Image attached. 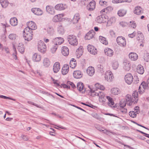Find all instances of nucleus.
<instances>
[{"label": "nucleus", "mask_w": 149, "mask_h": 149, "mask_svg": "<svg viewBox=\"0 0 149 149\" xmlns=\"http://www.w3.org/2000/svg\"><path fill=\"white\" fill-rule=\"evenodd\" d=\"M99 97V100L100 102L104 104L106 102V99L104 97V93L102 92V91L100 92Z\"/></svg>", "instance_id": "nucleus-24"}, {"label": "nucleus", "mask_w": 149, "mask_h": 149, "mask_svg": "<svg viewBox=\"0 0 149 149\" xmlns=\"http://www.w3.org/2000/svg\"><path fill=\"white\" fill-rule=\"evenodd\" d=\"M95 2L93 1H91L88 5L87 8L90 11H93L95 8Z\"/></svg>", "instance_id": "nucleus-19"}, {"label": "nucleus", "mask_w": 149, "mask_h": 149, "mask_svg": "<svg viewBox=\"0 0 149 149\" xmlns=\"http://www.w3.org/2000/svg\"><path fill=\"white\" fill-rule=\"evenodd\" d=\"M118 45L121 47H124L126 45V41L125 38L122 36H118L116 39Z\"/></svg>", "instance_id": "nucleus-6"}, {"label": "nucleus", "mask_w": 149, "mask_h": 149, "mask_svg": "<svg viewBox=\"0 0 149 149\" xmlns=\"http://www.w3.org/2000/svg\"><path fill=\"white\" fill-rule=\"evenodd\" d=\"M95 87L101 90H104L105 89L104 86L101 85L99 83H97L95 84Z\"/></svg>", "instance_id": "nucleus-48"}, {"label": "nucleus", "mask_w": 149, "mask_h": 149, "mask_svg": "<svg viewBox=\"0 0 149 149\" xmlns=\"http://www.w3.org/2000/svg\"><path fill=\"white\" fill-rule=\"evenodd\" d=\"M136 71L139 74H143L144 71L143 67L141 65H138L137 67Z\"/></svg>", "instance_id": "nucleus-32"}, {"label": "nucleus", "mask_w": 149, "mask_h": 149, "mask_svg": "<svg viewBox=\"0 0 149 149\" xmlns=\"http://www.w3.org/2000/svg\"><path fill=\"white\" fill-rule=\"evenodd\" d=\"M133 76L131 74H128L125 76V80L127 84H131L133 81Z\"/></svg>", "instance_id": "nucleus-12"}, {"label": "nucleus", "mask_w": 149, "mask_h": 149, "mask_svg": "<svg viewBox=\"0 0 149 149\" xmlns=\"http://www.w3.org/2000/svg\"><path fill=\"white\" fill-rule=\"evenodd\" d=\"M13 49L14 52V53H13V56L14 58L16 60L17 59V57L16 56L17 54L16 49L14 46H13Z\"/></svg>", "instance_id": "nucleus-54"}, {"label": "nucleus", "mask_w": 149, "mask_h": 149, "mask_svg": "<svg viewBox=\"0 0 149 149\" xmlns=\"http://www.w3.org/2000/svg\"><path fill=\"white\" fill-rule=\"evenodd\" d=\"M116 21V18L114 17H112L108 20L107 24V26H109L112 24L114 23Z\"/></svg>", "instance_id": "nucleus-34"}, {"label": "nucleus", "mask_w": 149, "mask_h": 149, "mask_svg": "<svg viewBox=\"0 0 149 149\" xmlns=\"http://www.w3.org/2000/svg\"><path fill=\"white\" fill-rule=\"evenodd\" d=\"M80 19V15L79 13L75 14L73 18L72 21L74 23H77Z\"/></svg>", "instance_id": "nucleus-35"}, {"label": "nucleus", "mask_w": 149, "mask_h": 149, "mask_svg": "<svg viewBox=\"0 0 149 149\" xmlns=\"http://www.w3.org/2000/svg\"><path fill=\"white\" fill-rule=\"evenodd\" d=\"M106 98L108 101V102H107L108 105L112 107H114V102L113 99L111 97L108 96H107Z\"/></svg>", "instance_id": "nucleus-26"}, {"label": "nucleus", "mask_w": 149, "mask_h": 149, "mask_svg": "<svg viewBox=\"0 0 149 149\" xmlns=\"http://www.w3.org/2000/svg\"><path fill=\"white\" fill-rule=\"evenodd\" d=\"M32 12L35 15H40L43 13L42 11L39 8H32L31 9Z\"/></svg>", "instance_id": "nucleus-18"}, {"label": "nucleus", "mask_w": 149, "mask_h": 149, "mask_svg": "<svg viewBox=\"0 0 149 149\" xmlns=\"http://www.w3.org/2000/svg\"><path fill=\"white\" fill-rule=\"evenodd\" d=\"M112 2L114 3H117L123 2V0H113Z\"/></svg>", "instance_id": "nucleus-58"}, {"label": "nucleus", "mask_w": 149, "mask_h": 149, "mask_svg": "<svg viewBox=\"0 0 149 149\" xmlns=\"http://www.w3.org/2000/svg\"><path fill=\"white\" fill-rule=\"evenodd\" d=\"M125 99L126 103L129 106H131L133 103H137L138 100V94L137 91H135L132 93V97L130 95H127L126 96Z\"/></svg>", "instance_id": "nucleus-1"}, {"label": "nucleus", "mask_w": 149, "mask_h": 149, "mask_svg": "<svg viewBox=\"0 0 149 149\" xmlns=\"http://www.w3.org/2000/svg\"><path fill=\"white\" fill-rule=\"evenodd\" d=\"M120 92V90L117 88H112L111 90V93L114 95H117Z\"/></svg>", "instance_id": "nucleus-41"}, {"label": "nucleus", "mask_w": 149, "mask_h": 149, "mask_svg": "<svg viewBox=\"0 0 149 149\" xmlns=\"http://www.w3.org/2000/svg\"><path fill=\"white\" fill-rule=\"evenodd\" d=\"M99 39L100 41L102 44L105 45H107L108 44V42L107 40H106L105 38L100 36H99Z\"/></svg>", "instance_id": "nucleus-45"}, {"label": "nucleus", "mask_w": 149, "mask_h": 149, "mask_svg": "<svg viewBox=\"0 0 149 149\" xmlns=\"http://www.w3.org/2000/svg\"><path fill=\"white\" fill-rule=\"evenodd\" d=\"M70 67L72 68H75L76 65V61L75 59H74V60H71L70 61Z\"/></svg>", "instance_id": "nucleus-47"}, {"label": "nucleus", "mask_w": 149, "mask_h": 149, "mask_svg": "<svg viewBox=\"0 0 149 149\" xmlns=\"http://www.w3.org/2000/svg\"><path fill=\"white\" fill-rule=\"evenodd\" d=\"M143 34H141L140 35L138 36L137 39L138 40H143Z\"/></svg>", "instance_id": "nucleus-63"}, {"label": "nucleus", "mask_w": 149, "mask_h": 149, "mask_svg": "<svg viewBox=\"0 0 149 149\" xmlns=\"http://www.w3.org/2000/svg\"><path fill=\"white\" fill-rule=\"evenodd\" d=\"M47 32L49 35L52 36L54 35V31L52 27H49L47 29Z\"/></svg>", "instance_id": "nucleus-42"}, {"label": "nucleus", "mask_w": 149, "mask_h": 149, "mask_svg": "<svg viewBox=\"0 0 149 149\" xmlns=\"http://www.w3.org/2000/svg\"><path fill=\"white\" fill-rule=\"evenodd\" d=\"M107 3V2L105 1H100L99 2V4L101 6L106 5Z\"/></svg>", "instance_id": "nucleus-62"}, {"label": "nucleus", "mask_w": 149, "mask_h": 149, "mask_svg": "<svg viewBox=\"0 0 149 149\" xmlns=\"http://www.w3.org/2000/svg\"><path fill=\"white\" fill-rule=\"evenodd\" d=\"M95 33L93 30L90 31L89 32L86 34L85 37V39L90 40L92 39L95 35Z\"/></svg>", "instance_id": "nucleus-17"}, {"label": "nucleus", "mask_w": 149, "mask_h": 149, "mask_svg": "<svg viewBox=\"0 0 149 149\" xmlns=\"http://www.w3.org/2000/svg\"><path fill=\"white\" fill-rule=\"evenodd\" d=\"M10 24L13 26H16L17 24L18 21L16 17L11 18L10 19Z\"/></svg>", "instance_id": "nucleus-33"}, {"label": "nucleus", "mask_w": 149, "mask_h": 149, "mask_svg": "<svg viewBox=\"0 0 149 149\" xmlns=\"http://www.w3.org/2000/svg\"><path fill=\"white\" fill-rule=\"evenodd\" d=\"M89 88L90 89L91 96L93 97L95 96H98L99 95V94L100 93V91H99L98 92H95V90L90 88L89 86Z\"/></svg>", "instance_id": "nucleus-39"}, {"label": "nucleus", "mask_w": 149, "mask_h": 149, "mask_svg": "<svg viewBox=\"0 0 149 149\" xmlns=\"http://www.w3.org/2000/svg\"><path fill=\"white\" fill-rule=\"evenodd\" d=\"M108 19V16L105 14H102L97 16L96 18V21L99 23L106 22Z\"/></svg>", "instance_id": "nucleus-5"}, {"label": "nucleus", "mask_w": 149, "mask_h": 149, "mask_svg": "<svg viewBox=\"0 0 149 149\" xmlns=\"http://www.w3.org/2000/svg\"><path fill=\"white\" fill-rule=\"evenodd\" d=\"M126 13V11L124 9H121L119 10L118 13V14L120 17L124 16Z\"/></svg>", "instance_id": "nucleus-44"}, {"label": "nucleus", "mask_w": 149, "mask_h": 149, "mask_svg": "<svg viewBox=\"0 0 149 149\" xmlns=\"http://www.w3.org/2000/svg\"><path fill=\"white\" fill-rule=\"evenodd\" d=\"M104 75L105 79L108 82L111 81L114 78L112 73L109 71H107Z\"/></svg>", "instance_id": "nucleus-7"}, {"label": "nucleus", "mask_w": 149, "mask_h": 149, "mask_svg": "<svg viewBox=\"0 0 149 149\" xmlns=\"http://www.w3.org/2000/svg\"><path fill=\"white\" fill-rule=\"evenodd\" d=\"M61 52L63 55L67 56L69 53V49L66 46L63 47L61 49Z\"/></svg>", "instance_id": "nucleus-27"}, {"label": "nucleus", "mask_w": 149, "mask_h": 149, "mask_svg": "<svg viewBox=\"0 0 149 149\" xmlns=\"http://www.w3.org/2000/svg\"><path fill=\"white\" fill-rule=\"evenodd\" d=\"M50 63V61L49 59L47 58H45L43 61V65L45 67H48Z\"/></svg>", "instance_id": "nucleus-40"}, {"label": "nucleus", "mask_w": 149, "mask_h": 149, "mask_svg": "<svg viewBox=\"0 0 149 149\" xmlns=\"http://www.w3.org/2000/svg\"><path fill=\"white\" fill-rule=\"evenodd\" d=\"M129 115L131 117L134 118L136 117L137 113L136 111H131L129 113Z\"/></svg>", "instance_id": "nucleus-49"}, {"label": "nucleus", "mask_w": 149, "mask_h": 149, "mask_svg": "<svg viewBox=\"0 0 149 149\" xmlns=\"http://www.w3.org/2000/svg\"><path fill=\"white\" fill-rule=\"evenodd\" d=\"M111 8L110 7H107L106 8L102 10L100 12L102 14L104 12L107 13L109 9H110Z\"/></svg>", "instance_id": "nucleus-50"}, {"label": "nucleus", "mask_w": 149, "mask_h": 149, "mask_svg": "<svg viewBox=\"0 0 149 149\" xmlns=\"http://www.w3.org/2000/svg\"><path fill=\"white\" fill-rule=\"evenodd\" d=\"M67 84L68 85H70L73 88H76V86L74 84V83L72 82H71L70 81H68L67 82Z\"/></svg>", "instance_id": "nucleus-59"}, {"label": "nucleus", "mask_w": 149, "mask_h": 149, "mask_svg": "<svg viewBox=\"0 0 149 149\" xmlns=\"http://www.w3.org/2000/svg\"><path fill=\"white\" fill-rule=\"evenodd\" d=\"M28 102L29 103V104H32L33 105H34L38 107L39 108H41V107L40 106H38V104H36V103H34V102L28 101Z\"/></svg>", "instance_id": "nucleus-61"}, {"label": "nucleus", "mask_w": 149, "mask_h": 149, "mask_svg": "<svg viewBox=\"0 0 149 149\" xmlns=\"http://www.w3.org/2000/svg\"><path fill=\"white\" fill-rule=\"evenodd\" d=\"M64 39L61 37H56L53 40H52L55 45H61L64 42Z\"/></svg>", "instance_id": "nucleus-8"}, {"label": "nucleus", "mask_w": 149, "mask_h": 149, "mask_svg": "<svg viewBox=\"0 0 149 149\" xmlns=\"http://www.w3.org/2000/svg\"><path fill=\"white\" fill-rule=\"evenodd\" d=\"M23 35L25 40L30 41L33 38V34L32 31L29 30L28 28H25L23 31Z\"/></svg>", "instance_id": "nucleus-2"}, {"label": "nucleus", "mask_w": 149, "mask_h": 149, "mask_svg": "<svg viewBox=\"0 0 149 149\" xmlns=\"http://www.w3.org/2000/svg\"><path fill=\"white\" fill-rule=\"evenodd\" d=\"M136 35V33L134 32L132 33L129 34L128 36L129 37L131 38H133Z\"/></svg>", "instance_id": "nucleus-64"}, {"label": "nucleus", "mask_w": 149, "mask_h": 149, "mask_svg": "<svg viewBox=\"0 0 149 149\" xmlns=\"http://www.w3.org/2000/svg\"><path fill=\"white\" fill-rule=\"evenodd\" d=\"M55 8L57 10H63L67 8V6L65 4L62 3L58 4L55 6Z\"/></svg>", "instance_id": "nucleus-15"}, {"label": "nucleus", "mask_w": 149, "mask_h": 149, "mask_svg": "<svg viewBox=\"0 0 149 149\" xmlns=\"http://www.w3.org/2000/svg\"><path fill=\"white\" fill-rule=\"evenodd\" d=\"M143 13L142 11V8L140 6H136L134 8V13L137 15H140L142 14Z\"/></svg>", "instance_id": "nucleus-28"}, {"label": "nucleus", "mask_w": 149, "mask_h": 149, "mask_svg": "<svg viewBox=\"0 0 149 149\" xmlns=\"http://www.w3.org/2000/svg\"><path fill=\"white\" fill-rule=\"evenodd\" d=\"M87 73L90 76H92L95 73V70L92 66L88 67L87 69Z\"/></svg>", "instance_id": "nucleus-21"}, {"label": "nucleus", "mask_w": 149, "mask_h": 149, "mask_svg": "<svg viewBox=\"0 0 149 149\" xmlns=\"http://www.w3.org/2000/svg\"><path fill=\"white\" fill-rule=\"evenodd\" d=\"M124 64V68L126 71H129L131 68V64L129 61L125 62Z\"/></svg>", "instance_id": "nucleus-37"}, {"label": "nucleus", "mask_w": 149, "mask_h": 149, "mask_svg": "<svg viewBox=\"0 0 149 149\" xmlns=\"http://www.w3.org/2000/svg\"><path fill=\"white\" fill-rule=\"evenodd\" d=\"M69 67L68 65H64L62 70V74L63 75L66 74L68 72Z\"/></svg>", "instance_id": "nucleus-31"}, {"label": "nucleus", "mask_w": 149, "mask_h": 149, "mask_svg": "<svg viewBox=\"0 0 149 149\" xmlns=\"http://www.w3.org/2000/svg\"><path fill=\"white\" fill-rule=\"evenodd\" d=\"M60 69V63L58 62H56L54 65L53 67V70L54 72L57 73Z\"/></svg>", "instance_id": "nucleus-20"}, {"label": "nucleus", "mask_w": 149, "mask_h": 149, "mask_svg": "<svg viewBox=\"0 0 149 149\" xmlns=\"http://www.w3.org/2000/svg\"><path fill=\"white\" fill-rule=\"evenodd\" d=\"M119 66V63L118 61H114L112 64V67L114 70H116L117 69Z\"/></svg>", "instance_id": "nucleus-46"}, {"label": "nucleus", "mask_w": 149, "mask_h": 149, "mask_svg": "<svg viewBox=\"0 0 149 149\" xmlns=\"http://www.w3.org/2000/svg\"><path fill=\"white\" fill-rule=\"evenodd\" d=\"M0 97L6 99H10L14 101L16 100L15 99H13L11 98L6 97V96L3 95H0Z\"/></svg>", "instance_id": "nucleus-51"}, {"label": "nucleus", "mask_w": 149, "mask_h": 149, "mask_svg": "<svg viewBox=\"0 0 149 149\" xmlns=\"http://www.w3.org/2000/svg\"><path fill=\"white\" fill-rule=\"evenodd\" d=\"M119 24L120 26L123 27L127 26L128 25L127 23L123 21L120 22Z\"/></svg>", "instance_id": "nucleus-53"}, {"label": "nucleus", "mask_w": 149, "mask_h": 149, "mask_svg": "<svg viewBox=\"0 0 149 149\" xmlns=\"http://www.w3.org/2000/svg\"><path fill=\"white\" fill-rule=\"evenodd\" d=\"M17 49L20 53L23 54L24 52L25 48L24 45L22 43H19L18 45Z\"/></svg>", "instance_id": "nucleus-36"}, {"label": "nucleus", "mask_w": 149, "mask_h": 149, "mask_svg": "<svg viewBox=\"0 0 149 149\" xmlns=\"http://www.w3.org/2000/svg\"><path fill=\"white\" fill-rule=\"evenodd\" d=\"M63 14H60L55 15L53 18V21L54 22H57L61 21L64 17Z\"/></svg>", "instance_id": "nucleus-13"}, {"label": "nucleus", "mask_w": 149, "mask_h": 149, "mask_svg": "<svg viewBox=\"0 0 149 149\" xmlns=\"http://www.w3.org/2000/svg\"><path fill=\"white\" fill-rule=\"evenodd\" d=\"M105 54L108 56H111L113 54V50L110 48H107L104 50Z\"/></svg>", "instance_id": "nucleus-29"}, {"label": "nucleus", "mask_w": 149, "mask_h": 149, "mask_svg": "<svg viewBox=\"0 0 149 149\" xmlns=\"http://www.w3.org/2000/svg\"><path fill=\"white\" fill-rule=\"evenodd\" d=\"M57 31L58 33L61 34L64 33L65 31L63 27L61 25H59Z\"/></svg>", "instance_id": "nucleus-43"}, {"label": "nucleus", "mask_w": 149, "mask_h": 149, "mask_svg": "<svg viewBox=\"0 0 149 149\" xmlns=\"http://www.w3.org/2000/svg\"><path fill=\"white\" fill-rule=\"evenodd\" d=\"M77 87L78 90L79 91H82V92L85 91L84 86L83 83L79 82L77 83Z\"/></svg>", "instance_id": "nucleus-25"}, {"label": "nucleus", "mask_w": 149, "mask_h": 149, "mask_svg": "<svg viewBox=\"0 0 149 149\" xmlns=\"http://www.w3.org/2000/svg\"><path fill=\"white\" fill-rule=\"evenodd\" d=\"M68 41L71 45L76 46L78 44L77 39L76 36L73 35H70L68 37Z\"/></svg>", "instance_id": "nucleus-4"}, {"label": "nucleus", "mask_w": 149, "mask_h": 149, "mask_svg": "<svg viewBox=\"0 0 149 149\" xmlns=\"http://www.w3.org/2000/svg\"><path fill=\"white\" fill-rule=\"evenodd\" d=\"M87 49L89 52L93 55H96L97 53V49L93 45H88L87 46Z\"/></svg>", "instance_id": "nucleus-9"}, {"label": "nucleus", "mask_w": 149, "mask_h": 149, "mask_svg": "<svg viewBox=\"0 0 149 149\" xmlns=\"http://www.w3.org/2000/svg\"><path fill=\"white\" fill-rule=\"evenodd\" d=\"M120 111L123 113L125 114L127 112V109L124 108H121L120 109Z\"/></svg>", "instance_id": "nucleus-60"}, {"label": "nucleus", "mask_w": 149, "mask_h": 149, "mask_svg": "<svg viewBox=\"0 0 149 149\" xmlns=\"http://www.w3.org/2000/svg\"><path fill=\"white\" fill-rule=\"evenodd\" d=\"M129 25L133 28H136V24L134 21L130 22Z\"/></svg>", "instance_id": "nucleus-52"}, {"label": "nucleus", "mask_w": 149, "mask_h": 149, "mask_svg": "<svg viewBox=\"0 0 149 149\" xmlns=\"http://www.w3.org/2000/svg\"><path fill=\"white\" fill-rule=\"evenodd\" d=\"M9 38L11 40L15 39L16 38V35L14 34H10L9 36Z\"/></svg>", "instance_id": "nucleus-55"}, {"label": "nucleus", "mask_w": 149, "mask_h": 149, "mask_svg": "<svg viewBox=\"0 0 149 149\" xmlns=\"http://www.w3.org/2000/svg\"><path fill=\"white\" fill-rule=\"evenodd\" d=\"M37 47L38 50L42 53H44L46 51L47 47L45 43L41 40L39 41Z\"/></svg>", "instance_id": "nucleus-3"}, {"label": "nucleus", "mask_w": 149, "mask_h": 149, "mask_svg": "<svg viewBox=\"0 0 149 149\" xmlns=\"http://www.w3.org/2000/svg\"><path fill=\"white\" fill-rule=\"evenodd\" d=\"M130 58L132 61H136L138 58V55L136 53L134 52H131L129 55Z\"/></svg>", "instance_id": "nucleus-22"}, {"label": "nucleus", "mask_w": 149, "mask_h": 149, "mask_svg": "<svg viewBox=\"0 0 149 149\" xmlns=\"http://www.w3.org/2000/svg\"><path fill=\"white\" fill-rule=\"evenodd\" d=\"M147 87L146 84L145 82H143L141 84L139 88V94H142L144 93V90Z\"/></svg>", "instance_id": "nucleus-11"}, {"label": "nucleus", "mask_w": 149, "mask_h": 149, "mask_svg": "<svg viewBox=\"0 0 149 149\" xmlns=\"http://www.w3.org/2000/svg\"><path fill=\"white\" fill-rule=\"evenodd\" d=\"M83 52V47L82 46H80L76 50V54L77 56L80 57L82 55Z\"/></svg>", "instance_id": "nucleus-30"}, {"label": "nucleus", "mask_w": 149, "mask_h": 149, "mask_svg": "<svg viewBox=\"0 0 149 149\" xmlns=\"http://www.w3.org/2000/svg\"><path fill=\"white\" fill-rule=\"evenodd\" d=\"M83 75L82 73L79 70H76L74 72L73 75L75 78L78 79L82 77Z\"/></svg>", "instance_id": "nucleus-16"}, {"label": "nucleus", "mask_w": 149, "mask_h": 149, "mask_svg": "<svg viewBox=\"0 0 149 149\" xmlns=\"http://www.w3.org/2000/svg\"><path fill=\"white\" fill-rule=\"evenodd\" d=\"M46 10L47 12L51 15H54L55 13L54 8L52 6L48 5L46 6Z\"/></svg>", "instance_id": "nucleus-14"}, {"label": "nucleus", "mask_w": 149, "mask_h": 149, "mask_svg": "<svg viewBox=\"0 0 149 149\" xmlns=\"http://www.w3.org/2000/svg\"><path fill=\"white\" fill-rule=\"evenodd\" d=\"M41 59V56L37 53H35L33 56L32 59L34 61L38 62L40 61Z\"/></svg>", "instance_id": "nucleus-23"}, {"label": "nucleus", "mask_w": 149, "mask_h": 149, "mask_svg": "<svg viewBox=\"0 0 149 149\" xmlns=\"http://www.w3.org/2000/svg\"><path fill=\"white\" fill-rule=\"evenodd\" d=\"M126 101H123V103L121 101L120 102V106L121 108H124L125 107L126 105Z\"/></svg>", "instance_id": "nucleus-57"}, {"label": "nucleus", "mask_w": 149, "mask_h": 149, "mask_svg": "<svg viewBox=\"0 0 149 149\" xmlns=\"http://www.w3.org/2000/svg\"><path fill=\"white\" fill-rule=\"evenodd\" d=\"M57 48V47L55 46H53L51 49V50L52 52V53H54L56 51Z\"/></svg>", "instance_id": "nucleus-56"}, {"label": "nucleus", "mask_w": 149, "mask_h": 149, "mask_svg": "<svg viewBox=\"0 0 149 149\" xmlns=\"http://www.w3.org/2000/svg\"><path fill=\"white\" fill-rule=\"evenodd\" d=\"M28 26L26 28H29V30L31 31L35 30L37 29L36 24L32 21L29 22L27 23Z\"/></svg>", "instance_id": "nucleus-10"}, {"label": "nucleus", "mask_w": 149, "mask_h": 149, "mask_svg": "<svg viewBox=\"0 0 149 149\" xmlns=\"http://www.w3.org/2000/svg\"><path fill=\"white\" fill-rule=\"evenodd\" d=\"M0 3L3 8H6L8 5V2L7 0H0Z\"/></svg>", "instance_id": "nucleus-38"}]
</instances>
